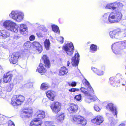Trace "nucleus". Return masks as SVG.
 Segmentation results:
<instances>
[{"label": "nucleus", "instance_id": "34", "mask_svg": "<svg viewBox=\"0 0 126 126\" xmlns=\"http://www.w3.org/2000/svg\"><path fill=\"white\" fill-rule=\"evenodd\" d=\"M13 84L11 83L8 85L7 87V91L8 92H11L12 90L13 87Z\"/></svg>", "mask_w": 126, "mask_h": 126}, {"label": "nucleus", "instance_id": "53", "mask_svg": "<svg viewBox=\"0 0 126 126\" xmlns=\"http://www.w3.org/2000/svg\"><path fill=\"white\" fill-rule=\"evenodd\" d=\"M31 99L30 98H29L28 99V100H30V101H31Z\"/></svg>", "mask_w": 126, "mask_h": 126}, {"label": "nucleus", "instance_id": "7", "mask_svg": "<svg viewBox=\"0 0 126 126\" xmlns=\"http://www.w3.org/2000/svg\"><path fill=\"white\" fill-rule=\"evenodd\" d=\"M61 104L58 101H55L51 105L50 107L53 112L57 114L61 109Z\"/></svg>", "mask_w": 126, "mask_h": 126}, {"label": "nucleus", "instance_id": "11", "mask_svg": "<svg viewBox=\"0 0 126 126\" xmlns=\"http://www.w3.org/2000/svg\"><path fill=\"white\" fill-rule=\"evenodd\" d=\"M123 77L122 75L120 74H118L116 77H110L109 79V81L110 83L111 84V85L114 87L116 86L113 84H116V83H120V79H122V77Z\"/></svg>", "mask_w": 126, "mask_h": 126}, {"label": "nucleus", "instance_id": "24", "mask_svg": "<svg viewBox=\"0 0 126 126\" xmlns=\"http://www.w3.org/2000/svg\"><path fill=\"white\" fill-rule=\"evenodd\" d=\"M16 26V24L15 23H11V26L10 28V30L13 32H17L18 30Z\"/></svg>", "mask_w": 126, "mask_h": 126}, {"label": "nucleus", "instance_id": "23", "mask_svg": "<svg viewBox=\"0 0 126 126\" xmlns=\"http://www.w3.org/2000/svg\"><path fill=\"white\" fill-rule=\"evenodd\" d=\"M37 118L39 120L42 119L45 116V112L42 110H39L37 112Z\"/></svg>", "mask_w": 126, "mask_h": 126}, {"label": "nucleus", "instance_id": "49", "mask_svg": "<svg viewBox=\"0 0 126 126\" xmlns=\"http://www.w3.org/2000/svg\"><path fill=\"white\" fill-rule=\"evenodd\" d=\"M70 63L69 61H68L67 62V66H68L69 65Z\"/></svg>", "mask_w": 126, "mask_h": 126}, {"label": "nucleus", "instance_id": "36", "mask_svg": "<svg viewBox=\"0 0 126 126\" xmlns=\"http://www.w3.org/2000/svg\"><path fill=\"white\" fill-rule=\"evenodd\" d=\"M81 96L80 94L76 95L74 98V99H75L77 101H79L81 100Z\"/></svg>", "mask_w": 126, "mask_h": 126}, {"label": "nucleus", "instance_id": "43", "mask_svg": "<svg viewBox=\"0 0 126 126\" xmlns=\"http://www.w3.org/2000/svg\"><path fill=\"white\" fill-rule=\"evenodd\" d=\"M8 126H15V125L13 122L11 120L8 121Z\"/></svg>", "mask_w": 126, "mask_h": 126}, {"label": "nucleus", "instance_id": "41", "mask_svg": "<svg viewBox=\"0 0 126 126\" xmlns=\"http://www.w3.org/2000/svg\"><path fill=\"white\" fill-rule=\"evenodd\" d=\"M79 91V89L75 88H72L69 90V91L70 92H75L76 91Z\"/></svg>", "mask_w": 126, "mask_h": 126}, {"label": "nucleus", "instance_id": "45", "mask_svg": "<svg viewBox=\"0 0 126 126\" xmlns=\"http://www.w3.org/2000/svg\"><path fill=\"white\" fill-rule=\"evenodd\" d=\"M122 46L124 47H126V41H123L122 43Z\"/></svg>", "mask_w": 126, "mask_h": 126}, {"label": "nucleus", "instance_id": "50", "mask_svg": "<svg viewBox=\"0 0 126 126\" xmlns=\"http://www.w3.org/2000/svg\"><path fill=\"white\" fill-rule=\"evenodd\" d=\"M62 38L63 39V40H62V41H60V43L61 44L63 43V37H62Z\"/></svg>", "mask_w": 126, "mask_h": 126}, {"label": "nucleus", "instance_id": "21", "mask_svg": "<svg viewBox=\"0 0 126 126\" xmlns=\"http://www.w3.org/2000/svg\"><path fill=\"white\" fill-rule=\"evenodd\" d=\"M47 97L51 101H53L55 100V95L54 92L51 90H48L46 93Z\"/></svg>", "mask_w": 126, "mask_h": 126}, {"label": "nucleus", "instance_id": "46", "mask_svg": "<svg viewBox=\"0 0 126 126\" xmlns=\"http://www.w3.org/2000/svg\"><path fill=\"white\" fill-rule=\"evenodd\" d=\"M98 99L96 97H93L92 98V99L93 100V101H95L96 100H97Z\"/></svg>", "mask_w": 126, "mask_h": 126}, {"label": "nucleus", "instance_id": "1", "mask_svg": "<svg viewBox=\"0 0 126 126\" xmlns=\"http://www.w3.org/2000/svg\"><path fill=\"white\" fill-rule=\"evenodd\" d=\"M106 14H104L102 17V20L104 23H107L108 20L111 23H117L120 21L122 19V15L119 11H115L110 13L108 16Z\"/></svg>", "mask_w": 126, "mask_h": 126}, {"label": "nucleus", "instance_id": "47", "mask_svg": "<svg viewBox=\"0 0 126 126\" xmlns=\"http://www.w3.org/2000/svg\"><path fill=\"white\" fill-rule=\"evenodd\" d=\"M118 126H126L125 124L124 123H122L119 124Z\"/></svg>", "mask_w": 126, "mask_h": 126}, {"label": "nucleus", "instance_id": "40", "mask_svg": "<svg viewBox=\"0 0 126 126\" xmlns=\"http://www.w3.org/2000/svg\"><path fill=\"white\" fill-rule=\"evenodd\" d=\"M67 83L69 86L72 87H75L77 85V83L75 81H73L71 83L70 82H68Z\"/></svg>", "mask_w": 126, "mask_h": 126}, {"label": "nucleus", "instance_id": "12", "mask_svg": "<svg viewBox=\"0 0 126 126\" xmlns=\"http://www.w3.org/2000/svg\"><path fill=\"white\" fill-rule=\"evenodd\" d=\"M80 90L81 92L87 96H91V95L94 94V90L91 86L88 87L87 89L82 87Z\"/></svg>", "mask_w": 126, "mask_h": 126}, {"label": "nucleus", "instance_id": "28", "mask_svg": "<svg viewBox=\"0 0 126 126\" xmlns=\"http://www.w3.org/2000/svg\"><path fill=\"white\" fill-rule=\"evenodd\" d=\"M93 71L99 76L102 75L103 74V72L100 70L98 69L95 68H92Z\"/></svg>", "mask_w": 126, "mask_h": 126}, {"label": "nucleus", "instance_id": "8", "mask_svg": "<svg viewBox=\"0 0 126 126\" xmlns=\"http://www.w3.org/2000/svg\"><path fill=\"white\" fill-rule=\"evenodd\" d=\"M79 107L77 104L70 103L68 104L67 110L70 113H76L79 109Z\"/></svg>", "mask_w": 126, "mask_h": 126}, {"label": "nucleus", "instance_id": "26", "mask_svg": "<svg viewBox=\"0 0 126 126\" xmlns=\"http://www.w3.org/2000/svg\"><path fill=\"white\" fill-rule=\"evenodd\" d=\"M44 46L47 50L49 49L50 43L49 39H46L44 42Z\"/></svg>", "mask_w": 126, "mask_h": 126}, {"label": "nucleus", "instance_id": "48", "mask_svg": "<svg viewBox=\"0 0 126 126\" xmlns=\"http://www.w3.org/2000/svg\"><path fill=\"white\" fill-rule=\"evenodd\" d=\"M4 94H3L1 91H0V96H3Z\"/></svg>", "mask_w": 126, "mask_h": 126}, {"label": "nucleus", "instance_id": "33", "mask_svg": "<svg viewBox=\"0 0 126 126\" xmlns=\"http://www.w3.org/2000/svg\"><path fill=\"white\" fill-rule=\"evenodd\" d=\"M13 22H10L9 21H6L3 23V26L6 28L10 27L11 26V24Z\"/></svg>", "mask_w": 126, "mask_h": 126}, {"label": "nucleus", "instance_id": "54", "mask_svg": "<svg viewBox=\"0 0 126 126\" xmlns=\"http://www.w3.org/2000/svg\"><path fill=\"white\" fill-rule=\"evenodd\" d=\"M1 80L0 79V83L1 82Z\"/></svg>", "mask_w": 126, "mask_h": 126}, {"label": "nucleus", "instance_id": "18", "mask_svg": "<svg viewBox=\"0 0 126 126\" xmlns=\"http://www.w3.org/2000/svg\"><path fill=\"white\" fill-rule=\"evenodd\" d=\"M45 66L47 68H49L50 66V62L46 55H44L42 58Z\"/></svg>", "mask_w": 126, "mask_h": 126}, {"label": "nucleus", "instance_id": "4", "mask_svg": "<svg viewBox=\"0 0 126 126\" xmlns=\"http://www.w3.org/2000/svg\"><path fill=\"white\" fill-rule=\"evenodd\" d=\"M10 16L18 22L22 21L23 18V15L21 12L12 11L9 15Z\"/></svg>", "mask_w": 126, "mask_h": 126}, {"label": "nucleus", "instance_id": "38", "mask_svg": "<svg viewBox=\"0 0 126 126\" xmlns=\"http://www.w3.org/2000/svg\"><path fill=\"white\" fill-rule=\"evenodd\" d=\"M36 35L38 38H42L43 37V35L41 32L39 31H37Z\"/></svg>", "mask_w": 126, "mask_h": 126}, {"label": "nucleus", "instance_id": "20", "mask_svg": "<svg viewBox=\"0 0 126 126\" xmlns=\"http://www.w3.org/2000/svg\"><path fill=\"white\" fill-rule=\"evenodd\" d=\"M44 65L42 63H40L36 69V71H37L41 75L45 74L47 71V69L44 67Z\"/></svg>", "mask_w": 126, "mask_h": 126}, {"label": "nucleus", "instance_id": "51", "mask_svg": "<svg viewBox=\"0 0 126 126\" xmlns=\"http://www.w3.org/2000/svg\"><path fill=\"white\" fill-rule=\"evenodd\" d=\"M0 36H3V35H2V34L1 33V32L0 31Z\"/></svg>", "mask_w": 126, "mask_h": 126}, {"label": "nucleus", "instance_id": "5", "mask_svg": "<svg viewBox=\"0 0 126 126\" xmlns=\"http://www.w3.org/2000/svg\"><path fill=\"white\" fill-rule=\"evenodd\" d=\"M62 49L66 52L67 55L71 56L73 54L74 48L73 43H70L63 46Z\"/></svg>", "mask_w": 126, "mask_h": 126}, {"label": "nucleus", "instance_id": "39", "mask_svg": "<svg viewBox=\"0 0 126 126\" xmlns=\"http://www.w3.org/2000/svg\"><path fill=\"white\" fill-rule=\"evenodd\" d=\"M83 84H85V85L87 86L88 87H90V86H91L89 83L86 79H84L83 80Z\"/></svg>", "mask_w": 126, "mask_h": 126}, {"label": "nucleus", "instance_id": "44", "mask_svg": "<svg viewBox=\"0 0 126 126\" xmlns=\"http://www.w3.org/2000/svg\"><path fill=\"white\" fill-rule=\"evenodd\" d=\"M35 38L34 35H32L29 37V40L30 41H33L34 40Z\"/></svg>", "mask_w": 126, "mask_h": 126}, {"label": "nucleus", "instance_id": "42", "mask_svg": "<svg viewBox=\"0 0 126 126\" xmlns=\"http://www.w3.org/2000/svg\"><path fill=\"white\" fill-rule=\"evenodd\" d=\"M94 108L95 110L97 111H100L101 110L99 106L97 105H94Z\"/></svg>", "mask_w": 126, "mask_h": 126}, {"label": "nucleus", "instance_id": "10", "mask_svg": "<svg viewBox=\"0 0 126 126\" xmlns=\"http://www.w3.org/2000/svg\"><path fill=\"white\" fill-rule=\"evenodd\" d=\"M13 77V74L9 72L4 74L2 78L3 82L5 83L10 82Z\"/></svg>", "mask_w": 126, "mask_h": 126}, {"label": "nucleus", "instance_id": "6", "mask_svg": "<svg viewBox=\"0 0 126 126\" xmlns=\"http://www.w3.org/2000/svg\"><path fill=\"white\" fill-rule=\"evenodd\" d=\"M20 58V54L19 52H14L11 55L9 61L11 63L15 64L17 63L19 59Z\"/></svg>", "mask_w": 126, "mask_h": 126}, {"label": "nucleus", "instance_id": "37", "mask_svg": "<svg viewBox=\"0 0 126 126\" xmlns=\"http://www.w3.org/2000/svg\"><path fill=\"white\" fill-rule=\"evenodd\" d=\"M35 49L39 53H41L43 50V47L41 45Z\"/></svg>", "mask_w": 126, "mask_h": 126}, {"label": "nucleus", "instance_id": "32", "mask_svg": "<svg viewBox=\"0 0 126 126\" xmlns=\"http://www.w3.org/2000/svg\"><path fill=\"white\" fill-rule=\"evenodd\" d=\"M31 43L29 41L26 42L24 45V47L27 49L31 47Z\"/></svg>", "mask_w": 126, "mask_h": 126}, {"label": "nucleus", "instance_id": "19", "mask_svg": "<svg viewBox=\"0 0 126 126\" xmlns=\"http://www.w3.org/2000/svg\"><path fill=\"white\" fill-rule=\"evenodd\" d=\"M68 72V69L66 67H61L59 70L58 75L61 76H63L66 75Z\"/></svg>", "mask_w": 126, "mask_h": 126}, {"label": "nucleus", "instance_id": "52", "mask_svg": "<svg viewBox=\"0 0 126 126\" xmlns=\"http://www.w3.org/2000/svg\"><path fill=\"white\" fill-rule=\"evenodd\" d=\"M125 84H122V85H123V86H124V85H125V84H126V81H125Z\"/></svg>", "mask_w": 126, "mask_h": 126}, {"label": "nucleus", "instance_id": "2", "mask_svg": "<svg viewBox=\"0 0 126 126\" xmlns=\"http://www.w3.org/2000/svg\"><path fill=\"white\" fill-rule=\"evenodd\" d=\"M25 100V97L22 95H15L13 96L11 98V104L14 108H16L21 105Z\"/></svg>", "mask_w": 126, "mask_h": 126}, {"label": "nucleus", "instance_id": "25", "mask_svg": "<svg viewBox=\"0 0 126 126\" xmlns=\"http://www.w3.org/2000/svg\"><path fill=\"white\" fill-rule=\"evenodd\" d=\"M49 84L46 82H43L41 84L40 88L42 90H46L50 87Z\"/></svg>", "mask_w": 126, "mask_h": 126}, {"label": "nucleus", "instance_id": "27", "mask_svg": "<svg viewBox=\"0 0 126 126\" xmlns=\"http://www.w3.org/2000/svg\"><path fill=\"white\" fill-rule=\"evenodd\" d=\"M26 30L27 28L24 24H21L20 25L19 30L21 33L23 34Z\"/></svg>", "mask_w": 126, "mask_h": 126}, {"label": "nucleus", "instance_id": "30", "mask_svg": "<svg viewBox=\"0 0 126 126\" xmlns=\"http://www.w3.org/2000/svg\"><path fill=\"white\" fill-rule=\"evenodd\" d=\"M56 119L58 121H61L63 120L64 118V114L62 113L60 115H57L56 116Z\"/></svg>", "mask_w": 126, "mask_h": 126}, {"label": "nucleus", "instance_id": "35", "mask_svg": "<svg viewBox=\"0 0 126 126\" xmlns=\"http://www.w3.org/2000/svg\"><path fill=\"white\" fill-rule=\"evenodd\" d=\"M41 45L40 44L37 42L34 41L32 43V45L33 47L35 48H37L39 46Z\"/></svg>", "mask_w": 126, "mask_h": 126}, {"label": "nucleus", "instance_id": "31", "mask_svg": "<svg viewBox=\"0 0 126 126\" xmlns=\"http://www.w3.org/2000/svg\"><path fill=\"white\" fill-rule=\"evenodd\" d=\"M52 31L55 33H60V31L58 27L57 26L54 25L52 27Z\"/></svg>", "mask_w": 126, "mask_h": 126}, {"label": "nucleus", "instance_id": "3", "mask_svg": "<svg viewBox=\"0 0 126 126\" xmlns=\"http://www.w3.org/2000/svg\"><path fill=\"white\" fill-rule=\"evenodd\" d=\"M72 121L77 125H80L84 126L87 124V120L83 116L80 115H73L72 116Z\"/></svg>", "mask_w": 126, "mask_h": 126}, {"label": "nucleus", "instance_id": "17", "mask_svg": "<svg viewBox=\"0 0 126 126\" xmlns=\"http://www.w3.org/2000/svg\"><path fill=\"white\" fill-rule=\"evenodd\" d=\"M104 121L103 118L100 115H97L91 120L92 122L98 125H100Z\"/></svg>", "mask_w": 126, "mask_h": 126}, {"label": "nucleus", "instance_id": "14", "mask_svg": "<svg viewBox=\"0 0 126 126\" xmlns=\"http://www.w3.org/2000/svg\"><path fill=\"white\" fill-rule=\"evenodd\" d=\"M122 32V31L120 29L117 28L110 31L109 33L110 36L111 38H116Z\"/></svg>", "mask_w": 126, "mask_h": 126}, {"label": "nucleus", "instance_id": "29", "mask_svg": "<svg viewBox=\"0 0 126 126\" xmlns=\"http://www.w3.org/2000/svg\"><path fill=\"white\" fill-rule=\"evenodd\" d=\"M97 46L96 45L92 44L90 46V51L92 53H94L96 51Z\"/></svg>", "mask_w": 126, "mask_h": 126}, {"label": "nucleus", "instance_id": "13", "mask_svg": "<svg viewBox=\"0 0 126 126\" xmlns=\"http://www.w3.org/2000/svg\"><path fill=\"white\" fill-rule=\"evenodd\" d=\"M120 3L115 2L112 3L108 4L106 6L107 9L114 10L116 9L118 10L120 9L121 6L120 5Z\"/></svg>", "mask_w": 126, "mask_h": 126}, {"label": "nucleus", "instance_id": "9", "mask_svg": "<svg viewBox=\"0 0 126 126\" xmlns=\"http://www.w3.org/2000/svg\"><path fill=\"white\" fill-rule=\"evenodd\" d=\"M33 111L32 109L30 108L24 109L22 111L21 115L23 117L24 116L25 117L29 118L32 117Z\"/></svg>", "mask_w": 126, "mask_h": 126}, {"label": "nucleus", "instance_id": "16", "mask_svg": "<svg viewBox=\"0 0 126 126\" xmlns=\"http://www.w3.org/2000/svg\"><path fill=\"white\" fill-rule=\"evenodd\" d=\"M79 54L77 53H75L74 57L72 58V64L73 66H77L79 63Z\"/></svg>", "mask_w": 126, "mask_h": 126}, {"label": "nucleus", "instance_id": "22", "mask_svg": "<svg viewBox=\"0 0 126 126\" xmlns=\"http://www.w3.org/2000/svg\"><path fill=\"white\" fill-rule=\"evenodd\" d=\"M42 122L40 120L37 118L33 119L31 122L30 125L31 126H41Z\"/></svg>", "mask_w": 126, "mask_h": 126}, {"label": "nucleus", "instance_id": "15", "mask_svg": "<svg viewBox=\"0 0 126 126\" xmlns=\"http://www.w3.org/2000/svg\"><path fill=\"white\" fill-rule=\"evenodd\" d=\"M106 109L110 110L114 115L117 116V112L116 108L112 103H111L108 104L106 106Z\"/></svg>", "mask_w": 126, "mask_h": 126}]
</instances>
